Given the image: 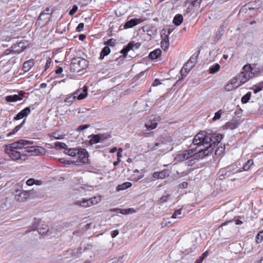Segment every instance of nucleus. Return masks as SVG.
<instances>
[{"label": "nucleus", "mask_w": 263, "mask_h": 263, "mask_svg": "<svg viewBox=\"0 0 263 263\" xmlns=\"http://www.w3.org/2000/svg\"><path fill=\"white\" fill-rule=\"evenodd\" d=\"M253 164V161L252 159L249 160L243 166V169L245 171H248L250 167Z\"/></svg>", "instance_id": "obj_37"}, {"label": "nucleus", "mask_w": 263, "mask_h": 263, "mask_svg": "<svg viewBox=\"0 0 263 263\" xmlns=\"http://www.w3.org/2000/svg\"><path fill=\"white\" fill-rule=\"evenodd\" d=\"M89 126V125L88 124L81 125L78 127L77 131H78V132L82 131V130L87 128Z\"/></svg>", "instance_id": "obj_52"}, {"label": "nucleus", "mask_w": 263, "mask_h": 263, "mask_svg": "<svg viewBox=\"0 0 263 263\" xmlns=\"http://www.w3.org/2000/svg\"><path fill=\"white\" fill-rule=\"evenodd\" d=\"M222 138L223 136L220 134L211 136L206 132L202 131L195 136L193 143L195 145L201 144L203 149L205 148L206 146L212 145L213 149L215 145L219 143Z\"/></svg>", "instance_id": "obj_3"}, {"label": "nucleus", "mask_w": 263, "mask_h": 263, "mask_svg": "<svg viewBox=\"0 0 263 263\" xmlns=\"http://www.w3.org/2000/svg\"><path fill=\"white\" fill-rule=\"evenodd\" d=\"M110 52V48L108 46L104 47L100 53V59H103L104 58L109 54Z\"/></svg>", "instance_id": "obj_26"}, {"label": "nucleus", "mask_w": 263, "mask_h": 263, "mask_svg": "<svg viewBox=\"0 0 263 263\" xmlns=\"http://www.w3.org/2000/svg\"><path fill=\"white\" fill-rule=\"evenodd\" d=\"M31 227V230L29 231V232L35 231L36 229H38L39 233L42 235L47 234L49 232L48 225L40 219H35Z\"/></svg>", "instance_id": "obj_7"}, {"label": "nucleus", "mask_w": 263, "mask_h": 263, "mask_svg": "<svg viewBox=\"0 0 263 263\" xmlns=\"http://www.w3.org/2000/svg\"><path fill=\"white\" fill-rule=\"evenodd\" d=\"M77 156H78V160L74 162V163L77 162L78 163L85 164L87 163L88 160V153L85 148H79Z\"/></svg>", "instance_id": "obj_9"}, {"label": "nucleus", "mask_w": 263, "mask_h": 263, "mask_svg": "<svg viewBox=\"0 0 263 263\" xmlns=\"http://www.w3.org/2000/svg\"><path fill=\"white\" fill-rule=\"evenodd\" d=\"M183 21V16L181 14H177L173 19V23L176 25H180Z\"/></svg>", "instance_id": "obj_28"}, {"label": "nucleus", "mask_w": 263, "mask_h": 263, "mask_svg": "<svg viewBox=\"0 0 263 263\" xmlns=\"http://www.w3.org/2000/svg\"><path fill=\"white\" fill-rule=\"evenodd\" d=\"M224 149H225V146H221L220 147H218L215 152V154L216 155H220L224 152Z\"/></svg>", "instance_id": "obj_48"}, {"label": "nucleus", "mask_w": 263, "mask_h": 263, "mask_svg": "<svg viewBox=\"0 0 263 263\" xmlns=\"http://www.w3.org/2000/svg\"><path fill=\"white\" fill-rule=\"evenodd\" d=\"M193 6L199 7L201 3V0H190Z\"/></svg>", "instance_id": "obj_47"}, {"label": "nucleus", "mask_w": 263, "mask_h": 263, "mask_svg": "<svg viewBox=\"0 0 263 263\" xmlns=\"http://www.w3.org/2000/svg\"><path fill=\"white\" fill-rule=\"evenodd\" d=\"M132 183L129 182H124L121 184L119 185L117 187V190L119 191H122L126 190L129 187H130L132 186Z\"/></svg>", "instance_id": "obj_27"}, {"label": "nucleus", "mask_w": 263, "mask_h": 263, "mask_svg": "<svg viewBox=\"0 0 263 263\" xmlns=\"http://www.w3.org/2000/svg\"><path fill=\"white\" fill-rule=\"evenodd\" d=\"M120 213L123 214V215H128V212L127 209H121L120 210Z\"/></svg>", "instance_id": "obj_61"}, {"label": "nucleus", "mask_w": 263, "mask_h": 263, "mask_svg": "<svg viewBox=\"0 0 263 263\" xmlns=\"http://www.w3.org/2000/svg\"><path fill=\"white\" fill-rule=\"evenodd\" d=\"M119 234V231L117 230H114L111 232V236L112 238H115Z\"/></svg>", "instance_id": "obj_58"}, {"label": "nucleus", "mask_w": 263, "mask_h": 263, "mask_svg": "<svg viewBox=\"0 0 263 263\" xmlns=\"http://www.w3.org/2000/svg\"><path fill=\"white\" fill-rule=\"evenodd\" d=\"M143 22L142 18H133L127 21L124 25V28L133 27Z\"/></svg>", "instance_id": "obj_15"}, {"label": "nucleus", "mask_w": 263, "mask_h": 263, "mask_svg": "<svg viewBox=\"0 0 263 263\" xmlns=\"http://www.w3.org/2000/svg\"><path fill=\"white\" fill-rule=\"evenodd\" d=\"M204 259L200 256L199 259H197L195 263H201L203 261Z\"/></svg>", "instance_id": "obj_64"}, {"label": "nucleus", "mask_w": 263, "mask_h": 263, "mask_svg": "<svg viewBox=\"0 0 263 263\" xmlns=\"http://www.w3.org/2000/svg\"><path fill=\"white\" fill-rule=\"evenodd\" d=\"M84 26V23H81L79 24V25H78V26L76 28V31L77 32H81L83 30Z\"/></svg>", "instance_id": "obj_53"}, {"label": "nucleus", "mask_w": 263, "mask_h": 263, "mask_svg": "<svg viewBox=\"0 0 263 263\" xmlns=\"http://www.w3.org/2000/svg\"><path fill=\"white\" fill-rule=\"evenodd\" d=\"M42 181L41 180L34 179V184L37 185H41L42 184Z\"/></svg>", "instance_id": "obj_62"}, {"label": "nucleus", "mask_w": 263, "mask_h": 263, "mask_svg": "<svg viewBox=\"0 0 263 263\" xmlns=\"http://www.w3.org/2000/svg\"><path fill=\"white\" fill-rule=\"evenodd\" d=\"M169 175V171L167 170H163V171L161 172H155L153 175V177L155 179H162L168 176Z\"/></svg>", "instance_id": "obj_18"}, {"label": "nucleus", "mask_w": 263, "mask_h": 263, "mask_svg": "<svg viewBox=\"0 0 263 263\" xmlns=\"http://www.w3.org/2000/svg\"><path fill=\"white\" fill-rule=\"evenodd\" d=\"M263 240V231L259 232L256 236V242L259 243Z\"/></svg>", "instance_id": "obj_42"}, {"label": "nucleus", "mask_w": 263, "mask_h": 263, "mask_svg": "<svg viewBox=\"0 0 263 263\" xmlns=\"http://www.w3.org/2000/svg\"><path fill=\"white\" fill-rule=\"evenodd\" d=\"M81 248H72L67 250L65 256L66 258L79 257L81 254Z\"/></svg>", "instance_id": "obj_13"}, {"label": "nucleus", "mask_w": 263, "mask_h": 263, "mask_svg": "<svg viewBox=\"0 0 263 263\" xmlns=\"http://www.w3.org/2000/svg\"><path fill=\"white\" fill-rule=\"evenodd\" d=\"M198 145V146H197L195 148L189 149L179 152L175 157V160L177 162H181L192 157L194 159L203 158L205 156L211 154L213 152L212 145L206 146H205V149H203L201 144Z\"/></svg>", "instance_id": "obj_1"}, {"label": "nucleus", "mask_w": 263, "mask_h": 263, "mask_svg": "<svg viewBox=\"0 0 263 263\" xmlns=\"http://www.w3.org/2000/svg\"><path fill=\"white\" fill-rule=\"evenodd\" d=\"M235 89H236L235 87L233 86V84L230 81L227 84V85L224 87V89L227 91H231Z\"/></svg>", "instance_id": "obj_39"}, {"label": "nucleus", "mask_w": 263, "mask_h": 263, "mask_svg": "<svg viewBox=\"0 0 263 263\" xmlns=\"http://www.w3.org/2000/svg\"><path fill=\"white\" fill-rule=\"evenodd\" d=\"M23 43L20 42L14 45L10 48L7 49L5 52V55H9L11 53H20L24 50Z\"/></svg>", "instance_id": "obj_11"}, {"label": "nucleus", "mask_w": 263, "mask_h": 263, "mask_svg": "<svg viewBox=\"0 0 263 263\" xmlns=\"http://www.w3.org/2000/svg\"><path fill=\"white\" fill-rule=\"evenodd\" d=\"M182 214V209H179L175 211L174 213L171 216V218L176 219L179 218L178 216Z\"/></svg>", "instance_id": "obj_40"}, {"label": "nucleus", "mask_w": 263, "mask_h": 263, "mask_svg": "<svg viewBox=\"0 0 263 263\" xmlns=\"http://www.w3.org/2000/svg\"><path fill=\"white\" fill-rule=\"evenodd\" d=\"M127 48L130 50H134V42H130L128 44V45L126 46Z\"/></svg>", "instance_id": "obj_56"}, {"label": "nucleus", "mask_w": 263, "mask_h": 263, "mask_svg": "<svg viewBox=\"0 0 263 263\" xmlns=\"http://www.w3.org/2000/svg\"><path fill=\"white\" fill-rule=\"evenodd\" d=\"M230 81L232 82V83L233 85V86L235 87V88H238V87L242 85L240 81H239L237 77L233 78Z\"/></svg>", "instance_id": "obj_34"}, {"label": "nucleus", "mask_w": 263, "mask_h": 263, "mask_svg": "<svg viewBox=\"0 0 263 263\" xmlns=\"http://www.w3.org/2000/svg\"><path fill=\"white\" fill-rule=\"evenodd\" d=\"M161 83L160 82V81L159 79H155L153 83V86H157L161 84Z\"/></svg>", "instance_id": "obj_59"}, {"label": "nucleus", "mask_w": 263, "mask_h": 263, "mask_svg": "<svg viewBox=\"0 0 263 263\" xmlns=\"http://www.w3.org/2000/svg\"><path fill=\"white\" fill-rule=\"evenodd\" d=\"M87 66V62L84 59L77 57L72 59L70 65V71L79 72L85 69Z\"/></svg>", "instance_id": "obj_4"}, {"label": "nucleus", "mask_w": 263, "mask_h": 263, "mask_svg": "<svg viewBox=\"0 0 263 263\" xmlns=\"http://www.w3.org/2000/svg\"><path fill=\"white\" fill-rule=\"evenodd\" d=\"M226 126L231 129H233L237 127V125L234 123L228 122L226 124Z\"/></svg>", "instance_id": "obj_46"}, {"label": "nucleus", "mask_w": 263, "mask_h": 263, "mask_svg": "<svg viewBox=\"0 0 263 263\" xmlns=\"http://www.w3.org/2000/svg\"><path fill=\"white\" fill-rule=\"evenodd\" d=\"M59 161L60 162H61V163H64V164H68V165L72 164H73L74 163V161H70V160H67L66 159H65L64 158H60L59 159Z\"/></svg>", "instance_id": "obj_43"}, {"label": "nucleus", "mask_w": 263, "mask_h": 263, "mask_svg": "<svg viewBox=\"0 0 263 263\" xmlns=\"http://www.w3.org/2000/svg\"><path fill=\"white\" fill-rule=\"evenodd\" d=\"M55 147L59 149H65L67 148V145L63 142H56L55 143Z\"/></svg>", "instance_id": "obj_38"}, {"label": "nucleus", "mask_w": 263, "mask_h": 263, "mask_svg": "<svg viewBox=\"0 0 263 263\" xmlns=\"http://www.w3.org/2000/svg\"><path fill=\"white\" fill-rule=\"evenodd\" d=\"M34 64L33 60H29L23 64L22 69L24 72H27L30 70Z\"/></svg>", "instance_id": "obj_20"}, {"label": "nucleus", "mask_w": 263, "mask_h": 263, "mask_svg": "<svg viewBox=\"0 0 263 263\" xmlns=\"http://www.w3.org/2000/svg\"><path fill=\"white\" fill-rule=\"evenodd\" d=\"M223 113V111L222 109H219L218 111L215 113L214 116L212 118L213 121H215L220 119L221 115Z\"/></svg>", "instance_id": "obj_36"}, {"label": "nucleus", "mask_w": 263, "mask_h": 263, "mask_svg": "<svg viewBox=\"0 0 263 263\" xmlns=\"http://www.w3.org/2000/svg\"><path fill=\"white\" fill-rule=\"evenodd\" d=\"M79 148H66L65 151L64 153L66 155H67L71 157H75L77 156V154L78 153Z\"/></svg>", "instance_id": "obj_23"}, {"label": "nucleus", "mask_w": 263, "mask_h": 263, "mask_svg": "<svg viewBox=\"0 0 263 263\" xmlns=\"http://www.w3.org/2000/svg\"><path fill=\"white\" fill-rule=\"evenodd\" d=\"M25 122V120H24L21 123V124L17 125L11 132H10L9 134H8L7 137H10L11 135H14L15 133H16L21 129V128L22 127V126L24 124Z\"/></svg>", "instance_id": "obj_29"}, {"label": "nucleus", "mask_w": 263, "mask_h": 263, "mask_svg": "<svg viewBox=\"0 0 263 263\" xmlns=\"http://www.w3.org/2000/svg\"><path fill=\"white\" fill-rule=\"evenodd\" d=\"M263 86L259 84L258 85H254L252 87V89L254 91L255 93H257L262 90Z\"/></svg>", "instance_id": "obj_41"}, {"label": "nucleus", "mask_w": 263, "mask_h": 263, "mask_svg": "<svg viewBox=\"0 0 263 263\" xmlns=\"http://www.w3.org/2000/svg\"><path fill=\"white\" fill-rule=\"evenodd\" d=\"M128 214H133L136 213V211L133 208H128L127 209Z\"/></svg>", "instance_id": "obj_60"}, {"label": "nucleus", "mask_w": 263, "mask_h": 263, "mask_svg": "<svg viewBox=\"0 0 263 263\" xmlns=\"http://www.w3.org/2000/svg\"><path fill=\"white\" fill-rule=\"evenodd\" d=\"M25 92L19 91L17 95H10L6 97L5 100L8 102H15L23 100Z\"/></svg>", "instance_id": "obj_14"}, {"label": "nucleus", "mask_w": 263, "mask_h": 263, "mask_svg": "<svg viewBox=\"0 0 263 263\" xmlns=\"http://www.w3.org/2000/svg\"><path fill=\"white\" fill-rule=\"evenodd\" d=\"M25 122V120H24L21 123V124L17 125L11 132H10L9 134H8L7 137H10L11 135H14L15 133H16L21 129V128L22 127V126L24 124Z\"/></svg>", "instance_id": "obj_31"}, {"label": "nucleus", "mask_w": 263, "mask_h": 263, "mask_svg": "<svg viewBox=\"0 0 263 263\" xmlns=\"http://www.w3.org/2000/svg\"><path fill=\"white\" fill-rule=\"evenodd\" d=\"M101 137L98 135H92L91 139L89 140V143L91 144L97 143L100 142Z\"/></svg>", "instance_id": "obj_32"}, {"label": "nucleus", "mask_w": 263, "mask_h": 263, "mask_svg": "<svg viewBox=\"0 0 263 263\" xmlns=\"http://www.w3.org/2000/svg\"><path fill=\"white\" fill-rule=\"evenodd\" d=\"M25 152L33 156L44 155L46 153L45 148L39 146H30L25 147Z\"/></svg>", "instance_id": "obj_8"}, {"label": "nucleus", "mask_w": 263, "mask_h": 263, "mask_svg": "<svg viewBox=\"0 0 263 263\" xmlns=\"http://www.w3.org/2000/svg\"><path fill=\"white\" fill-rule=\"evenodd\" d=\"M171 32L168 31L166 32V31L163 30L161 32V38L162 41L161 42V47L164 50H166L169 46V35Z\"/></svg>", "instance_id": "obj_12"}, {"label": "nucleus", "mask_w": 263, "mask_h": 263, "mask_svg": "<svg viewBox=\"0 0 263 263\" xmlns=\"http://www.w3.org/2000/svg\"><path fill=\"white\" fill-rule=\"evenodd\" d=\"M180 189H186L188 186V183L186 182H183L179 185Z\"/></svg>", "instance_id": "obj_57"}, {"label": "nucleus", "mask_w": 263, "mask_h": 263, "mask_svg": "<svg viewBox=\"0 0 263 263\" xmlns=\"http://www.w3.org/2000/svg\"><path fill=\"white\" fill-rule=\"evenodd\" d=\"M161 54V50L160 49H157L149 54V58L151 59L155 60L159 57Z\"/></svg>", "instance_id": "obj_22"}, {"label": "nucleus", "mask_w": 263, "mask_h": 263, "mask_svg": "<svg viewBox=\"0 0 263 263\" xmlns=\"http://www.w3.org/2000/svg\"><path fill=\"white\" fill-rule=\"evenodd\" d=\"M25 122V120H24L21 123V124L17 125L11 132H10L9 134H8L7 137H10L11 135H14L15 133H16L21 129V128L22 127V126L24 124Z\"/></svg>", "instance_id": "obj_30"}, {"label": "nucleus", "mask_w": 263, "mask_h": 263, "mask_svg": "<svg viewBox=\"0 0 263 263\" xmlns=\"http://www.w3.org/2000/svg\"><path fill=\"white\" fill-rule=\"evenodd\" d=\"M192 69V66L191 65L189 68H186V65L183 66V67L182 68L180 73L182 76V79L183 77H185L187 73L191 70Z\"/></svg>", "instance_id": "obj_33"}, {"label": "nucleus", "mask_w": 263, "mask_h": 263, "mask_svg": "<svg viewBox=\"0 0 263 263\" xmlns=\"http://www.w3.org/2000/svg\"><path fill=\"white\" fill-rule=\"evenodd\" d=\"M26 184L28 186H32L34 184V179L30 178L27 180Z\"/></svg>", "instance_id": "obj_54"}, {"label": "nucleus", "mask_w": 263, "mask_h": 263, "mask_svg": "<svg viewBox=\"0 0 263 263\" xmlns=\"http://www.w3.org/2000/svg\"><path fill=\"white\" fill-rule=\"evenodd\" d=\"M78 6L77 5H73L72 8L70 10L69 14L70 15H73L78 10Z\"/></svg>", "instance_id": "obj_49"}, {"label": "nucleus", "mask_w": 263, "mask_h": 263, "mask_svg": "<svg viewBox=\"0 0 263 263\" xmlns=\"http://www.w3.org/2000/svg\"><path fill=\"white\" fill-rule=\"evenodd\" d=\"M252 93L251 92H248L245 95H244L241 98V102L242 103H247L249 100L250 99V98L251 97Z\"/></svg>", "instance_id": "obj_35"}, {"label": "nucleus", "mask_w": 263, "mask_h": 263, "mask_svg": "<svg viewBox=\"0 0 263 263\" xmlns=\"http://www.w3.org/2000/svg\"><path fill=\"white\" fill-rule=\"evenodd\" d=\"M170 198V195L168 194H166L163 196H162L160 200L162 203L166 202Z\"/></svg>", "instance_id": "obj_44"}, {"label": "nucleus", "mask_w": 263, "mask_h": 263, "mask_svg": "<svg viewBox=\"0 0 263 263\" xmlns=\"http://www.w3.org/2000/svg\"><path fill=\"white\" fill-rule=\"evenodd\" d=\"M87 96V87L84 86L83 88L78 89L72 95H69L65 99L64 102L67 103H72L76 99L82 100Z\"/></svg>", "instance_id": "obj_5"}, {"label": "nucleus", "mask_w": 263, "mask_h": 263, "mask_svg": "<svg viewBox=\"0 0 263 263\" xmlns=\"http://www.w3.org/2000/svg\"><path fill=\"white\" fill-rule=\"evenodd\" d=\"M28 193L25 191L19 192L15 195V199L20 202L25 201L28 197Z\"/></svg>", "instance_id": "obj_16"}, {"label": "nucleus", "mask_w": 263, "mask_h": 263, "mask_svg": "<svg viewBox=\"0 0 263 263\" xmlns=\"http://www.w3.org/2000/svg\"><path fill=\"white\" fill-rule=\"evenodd\" d=\"M160 120L159 117L152 116L146 121L145 126L148 130H153L157 127Z\"/></svg>", "instance_id": "obj_10"}, {"label": "nucleus", "mask_w": 263, "mask_h": 263, "mask_svg": "<svg viewBox=\"0 0 263 263\" xmlns=\"http://www.w3.org/2000/svg\"><path fill=\"white\" fill-rule=\"evenodd\" d=\"M208 254H209V251H206L203 253H202V254L201 256L202 257V258H203L204 259L208 256Z\"/></svg>", "instance_id": "obj_63"}, {"label": "nucleus", "mask_w": 263, "mask_h": 263, "mask_svg": "<svg viewBox=\"0 0 263 263\" xmlns=\"http://www.w3.org/2000/svg\"><path fill=\"white\" fill-rule=\"evenodd\" d=\"M30 107H27L18 112L14 118V120H18L27 116L30 113Z\"/></svg>", "instance_id": "obj_17"}, {"label": "nucleus", "mask_w": 263, "mask_h": 263, "mask_svg": "<svg viewBox=\"0 0 263 263\" xmlns=\"http://www.w3.org/2000/svg\"><path fill=\"white\" fill-rule=\"evenodd\" d=\"M33 143L32 141L21 139L6 145L5 153L13 161H25L27 159V155L21 154L18 149H22L25 146Z\"/></svg>", "instance_id": "obj_2"}, {"label": "nucleus", "mask_w": 263, "mask_h": 263, "mask_svg": "<svg viewBox=\"0 0 263 263\" xmlns=\"http://www.w3.org/2000/svg\"><path fill=\"white\" fill-rule=\"evenodd\" d=\"M222 34H223V30L222 29H219V30H218L217 31L216 34V39L217 41L219 40L221 38Z\"/></svg>", "instance_id": "obj_50"}, {"label": "nucleus", "mask_w": 263, "mask_h": 263, "mask_svg": "<svg viewBox=\"0 0 263 263\" xmlns=\"http://www.w3.org/2000/svg\"><path fill=\"white\" fill-rule=\"evenodd\" d=\"M181 134L179 132H175L171 137V139L169 142H175L176 144H178L184 140L183 136H180Z\"/></svg>", "instance_id": "obj_19"}, {"label": "nucleus", "mask_w": 263, "mask_h": 263, "mask_svg": "<svg viewBox=\"0 0 263 263\" xmlns=\"http://www.w3.org/2000/svg\"><path fill=\"white\" fill-rule=\"evenodd\" d=\"M129 51V50L127 48V46L123 49H122L121 51V53L123 54L124 57L125 58L127 52Z\"/></svg>", "instance_id": "obj_55"}, {"label": "nucleus", "mask_w": 263, "mask_h": 263, "mask_svg": "<svg viewBox=\"0 0 263 263\" xmlns=\"http://www.w3.org/2000/svg\"><path fill=\"white\" fill-rule=\"evenodd\" d=\"M220 66L218 63H215L212 65H211L209 68L208 72L210 74H214L219 71Z\"/></svg>", "instance_id": "obj_21"}, {"label": "nucleus", "mask_w": 263, "mask_h": 263, "mask_svg": "<svg viewBox=\"0 0 263 263\" xmlns=\"http://www.w3.org/2000/svg\"><path fill=\"white\" fill-rule=\"evenodd\" d=\"M195 60V59L193 58H191L189 60V61L186 62V63L185 64L186 66H188L189 65H190V63H191V65L192 66V68L194 66Z\"/></svg>", "instance_id": "obj_51"}, {"label": "nucleus", "mask_w": 263, "mask_h": 263, "mask_svg": "<svg viewBox=\"0 0 263 263\" xmlns=\"http://www.w3.org/2000/svg\"><path fill=\"white\" fill-rule=\"evenodd\" d=\"M74 204L84 207L87 208L90 206L88 199H83L82 200L76 201Z\"/></svg>", "instance_id": "obj_24"}, {"label": "nucleus", "mask_w": 263, "mask_h": 263, "mask_svg": "<svg viewBox=\"0 0 263 263\" xmlns=\"http://www.w3.org/2000/svg\"><path fill=\"white\" fill-rule=\"evenodd\" d=\"M252 70L253 68L250 64H247L242 67L240 73L236 76L242 85L253 76Z\"/></svg>", "instance_id": "obj_6"}, {"label": "nucleus", "mask_w": 263, "mask_h": 263, "mask_svg": "<svg viewBox=\"0 0 263 263\" xmlns=\"http://www.w3.org/2000/svg\"><path fill=\"white\" fill-rule=\"evenodd\" d=\"M88 199V201L89 202V205L91 206L92 205L97 204L98 203H99L101 201V196H94V197L90 198L89 199Z\"/></svg>", "instance_id": "obj_25"}, {"label": "nucleus", "mask_w": 263, "mask_h": 263, "mask_svg": "<svg viewBox=\"0 0 263 263\" xmlns=\"http://www.w3.org/2000/svg\"><path fill=\"white\" fill-rule=\"evenodd\" d=\"M45 60V70H47L49 67L51 63V59L49 57H46Z\"/></svg>", "instance_id": "obj_45"}]
</instances>
